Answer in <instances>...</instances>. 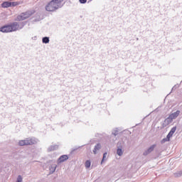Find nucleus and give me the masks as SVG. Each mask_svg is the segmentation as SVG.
Here are the masks:
<instances>
[{"label":"nucleus","instance_id":"f257e3e1","mask_svg":"<svg viewBox=\"0 0 182 182\" xmlns=\"http://www.w3.org/2000/svg\"><path fill=\"white\" fill-rule=\"evenodd\" d=\"M59 9V3L58 0H52L46 5V11L47 12H55Z\"/></svg>","mask_w":182,"mask_h":182},{"label":"nucleus","instance_id":"f03ea898","mask_svg":"<svg viewBox=\"0 0 182 182\" xmlns=\"http://www.w3.org/2000/svg\"><path fill=\"white\" fill-rule=\"evenodd\" d=\"M36 11L35 9H30L22 13L16 17V21H25L28 18H31L33 15H35Z\"/></svg>","mask_w":182,"mask_h":182},{"label":"nucleus","instance_id":"7ed1b4c3","mask_svg":"<svg viewBox=\"0 0 182 182\" xmlns=\"http://www.w3.org/2000/svg\"><path fill=\"white\" fill-rule=\"evenodd\" d=\"M18 28V24H15V23L6 25L0 28V32H3L4 33H8V32H13V31H16Z\"/></svg>","mask_w":182,"mask_h":182},{"label":"nucleus","instance_id":"20e7f679","mask_svg":"<svg viewBox=\"0 0 182 182\" xmlns=\"http://www.w3.org/2000/svg\"><path fill=\"white\" fill-rule=\"evenodd\" d=\"M36 144V141L32 138H27L18 141V146H32V144Z\"/></svg>","mask_w":182,"mask_h":182},{"label":"nucleus","instance_id":"39448f33","mask_svg":"<svg viewBox=\"0 0 182 182\" xmlns=\"http://www.w3.org/2000/svg\"><path fill=\"white\" fill-rule=\"evenodd\" d=\"M176 130H177V127H173V128H171V131L166 136V139H164L162 140V141H170V139H171V137H173V134H174V133H176Z\"/></svg>","mask_w":182,"mask_h":182},{"label":"nucleus","instance_id":"423d86ee","mask_svg":"<svg viewBox=\"0 0 182 182\" xmlns=\"http://www.w3.org/2000/svg\"><path fill=\"white\" fill-rule=\"evenodd\" d=\"M179 114H180V111L178 110L176 112L171 114L168 117V119H170L171 120H174V119H177V117H178Z\"/></svg>","mask_w":182,"mask_h":182},{"label":"nucleus","instance_id":"0eeeda50","mask_svg":"<svg viewBox=\"0 0 182 182\" xmlns=\"http://www.w3.org/2000/svg\"><path fill=\"white\" fill-rule=\"evenodd\" d=\"M154 147H156V144L151 146L147 149V151L144 153V156H147V154H149V153H151V151H153V150H154Z\"/></svg>","mask_w":182,"mask_h":182},{"label":"nucleus","instance_id":"6e6552de","mask_svg":"<svg viewBox=\"0 0 182 182\" xmlns=\"http://www.w3.org/2000/svg\"><path fill=\"white\" fill-rule=\"evenodd\" d=\"M69 159L68 155H63L58 159V163H63V161H66Z\"/></svg>","mask_w":182,"mask_h":182},{"label":"nucleus","instance_id":"1a4fd4ad","mask_svg":"<svg viewBox=\"0 0 182 182\" xmlns=\"http://www.w3.org/2000/svg\"><path fill=\"white\" fill-rule=\"evenodd\" d=\"M2 8H11V2L10 1H4L1 4Z\"/></svg>","mask_w":182,"mask_h":182},{"label":"nucleus","instance_id":"9d476101","mask_svg":"<svg viewBox=\"0 0 182 182\" xmlns=\"http://www.w3.org/2000/svg\"><path fill=\"white\" fill-rule=\"evenodd\" d=\"M100 147H102V146L100 145V144H97L95 146V149L93 150V153L94 154H96L97 153V150H100Z\"/></svg>","mask_w":182,"mask_h":182},{"label":"nucleus","instance_id":"9b49d317","mask_svg":"<svg viewBox=\"0 0 182 182\" xmlns=\"http://www.w3.org/2000/svg\"><path fill=\"white\" fill-rule=\"evenodd\" d=\"M43 43H49V38L48 37L43 38Z\"/></svg>","mask_w":182,"mask_h":182},{"label":"nucleus","instance_id":"f8f14e48","mask_svg":"<svg viewBox=\"0 0 182 182\" xmlns=\"http://www.w3.org/2000/svg\"><path fill=\"white\" fill-rule=\"evenodd\" d=\"M117 154H118V156H123V151L122 150V149H117Z\"/></svg>","mask_w":182,"mask_h":182},{"label":"nucleus","instance_id":"ddd939ff","mask_svg":"<svg viewBox=\"0 0 182 182\" xmlns=\"http://www.w3.org/2000/svg\"><path fill=\"white\" fill-rule=\"evenodd\" d=\"M18 5H19V3H18V1L11 2V6H18Z\"/></svg>","mask_w":182,"mask_h":182},{"label":"nucleus","instance_id":"4468645a","mask_svg":"<svg viewBox=\"0 0 182 182\" xmlns=\"http://www.w3.org/2000/svg\"><path fill=\"white\" fill-rule=\"evenodd\" d=\"M85 167H86L87 168H89V167H90V161H87L85 162Z\"/></svg>","mask_w":182,"mask_h":182},{"label":"nucleus","instance_id":"2eb2a0df","mask_svg":"<svg viewBox=\"0 0 182 182\" xmlns=\"http://www.w3.org/2000/svg\"><path fill=\"white\" fill-rule=\"evenodd\" d=\"M106 156H107V152H105V153L103 154V158H102L101 164L103 163V161H104L105 160H106Z\"/></svg>","mask_w":182,"mask_h":182},{"label":"nucleus","instance_id":"dca6fc26","mask_svg":"<svg viewBox=\"0 0 182 182\" xmlns=\"http://www.w3.org/2000/svg\"><path fill=\"white\" fill-rule=\"evenodd\" d=\"M87 0H80V4H86Z\"/></svg>","mask_w":182,"mask_h":182},{"label":"nucleus","instance_id":"f3484780","mask_svg":"<svg viewBox=\"0 0 182 182\" xmlns=\"http://www.w3.org/2000/svg\"><path fill=\"white\" fill-rule=\"evenodd\" d=\"M55 170H56V166H54V167L52 168V171H55Z\"/></svg>","mask_w":182,"mask_h":182},{"label":"nucleus","instance_id":"a211bd4d","mask_svg":"<svg viewBox=\"0 0 182 182\" xmlns=\"http://www.w3.org/2000/svg\"><path fill=\"white\" fill-rule=\"evenodd\" d=\"M59 1H63V0H58V3H59Z\"/></svg>","mask_w":182,"mask_h":182}]
</instances>
